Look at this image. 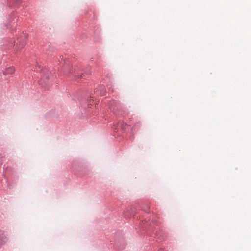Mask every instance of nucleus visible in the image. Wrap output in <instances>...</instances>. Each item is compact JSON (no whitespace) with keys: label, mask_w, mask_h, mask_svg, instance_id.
<instances>
[{"label":"nucleus","mask_w":251,"mask_h":251,"mask_svg":"<svg viewBox=\"0 0 251 251\" xmlns=\"http://www.w3.org/2000/svg\"><path fill=\"white\" fill-rule=\"evenodd\" d=\"M7 240V238L3 232L0 231V247L3 245Z\"/></svg>","instance_id":"f03ea898"},{"label":"nucleus","mask_w":251,"mask_h":251,"mask_svg":"<svg viewBox=\"0 0 251 251\" xmlns=\"http://www.w3.org/2000/svg\"><path fill=\"white\" fill-rule=\"evenodd\" d=\"M15 71V68L13 67H9L6 68L3 72V74L4 75H13Z\"/></svg>","instance_id":"f257e3e1"}]
</instances>
